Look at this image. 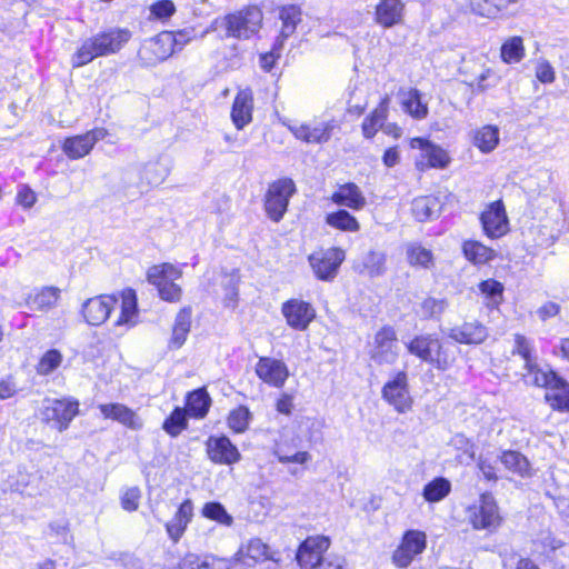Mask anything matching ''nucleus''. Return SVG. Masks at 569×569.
Wrapping results in <instances>:
<instances>
[{"label": "nucleus", "mask_w": 569, "mask_h": 569, "mask_svg": "<svg viewBox=\"0 0 569 569\" xmlns=\"http://www.w3.org/2000/svg\"><path fill=\"white\" fill-rule=\"evenodd\" d=\"M132 33L127 28L110 27L84 39L71 57L73 68L83 67L96 58L118 53L131 39Z\"/></svg>", "instance_id": "nucleus-1"}, {"label": "nucleus", "mask_w": 569, "mask_h": 569, "mask_svg": "<svg viewBox=\"0 0 569 569\" xmlns=\"http://www.w3.org/2000/svg\"><path fill=\"white\" fill-rule=\"evenodd\" d=\"M406 348L410 355L441 372L450 370L457 360V348L437 333L416 335Z\"/></svg>", "instance_id": "nucleus-2"}, {"label": "nucleus", "mask_w": 569, "mask_h": 569, "mask_svg": "<svg viewBox=\"0 0 569 569\" xmlns=\"http://www.w3.org/2000/svg\"><path fill=\"white\" fill-rule=\"evenodd\" d=\"M262 19V11L256 6H249L214 19L211 28L223 29V38L248 40L259 32Z\"/></svg>", "instance_id": "nucleus-3"}, {"label": "nucleus", "mask_w": 569, "mask_h": 569, "mask_svg": "<svg viewBox=\"0 0 569 569\" xmlns=\"http://www.w3.org/2000/svg\"><path fill=\"white\" fill-rule=\"evenodd\" d=\"M181 276V270L168 262L151 266L147 271L149 283L153 284L159 297L168 302H178L181 299L182 289L174 283Z\"/></svg>", "instance_id": "nucleus-4"}, {"label": "nucleus", "mask_w": 569, "mask_h": 569, "mask_svg": "<svg viewBox=\"0 0 569 569\" xmlns=\"http://www.w3.org/2000/svg\"><path fill=\"white\" fill-rule=\"evenodd\" d=\"M297 192L291 178H280L269 184L264 197V210L274 222H279L288 210L290 198Z\"/></svg>", "instance_id": "nucleus-5"}, {"label": "nucleus", "mask_w": 569, "mask_h": 569, "mask_svg": "<svg viewBox=\"0 0 569 569\" xmlns=\"http://www.w3.org/2000/svg\"><path fill=\"white\" fill-rule=\"evenodd\" d=\"M79 413V401L73 398L43 400L41 419L60 432L68 429L70 422Z\"/></svg>", "instance_id": "nucleus-6"}, {"label": "nucleus", "mask_w": 569, "mask_h": 569, "mask_svg": "<svg viewBox=\"0 0 569 569\" xmlns=\"http://www.w3.org/2000/svg\"><path fill=\"white\" fill-rule=\"evenodd\" d=\"M345 258L346 254L341 248L331 247L312 252L308 261L318 280L330 282L337 277Z\"/></svg>", "instance_id": "nucleus-7"}, {"label": "nucleus", "mask_w": 569, "mask_h": 569, "mask_svg": "<svg viewBox=\"0 0 569 569\" xmlns=\"http://www.w3.org/2000/svg\"><path fill=\"white\" fill-rule=\"evenodd\" d=\"M173 53L174 39L171 37V31H162L143 42L138 58L143 66L151 67L163 62Z\"/></svg>", "instance_id": "nucleus-8"}, {"label": "nucleus", "mask_w": 569, "mask_h": 569, "mask_svg": "<svg viewBox=\"0 0 569 569\" xmlns=\"http://www.w3.org/2000/svg\"><path fill=\"white\" fill-rule=\"evenodd\" d=\"M170 162L166 159L146 163L140 170H129L126 172V181H131L136 176H139L137 183V193L142 194L148 191L150 187L161 184L170 173Z\"/></svg>", "instance_id": "nucleus-9"}, {"label": "nucleus", "mask_w": 569, "mask_h": 569, "mask_svg": "<svg viewBox=\"0 0 569 569\" xmlns=\"http://www.w3.org/2000/svg\"><path fill=\"white\" fill-rule=\"evenodd\" d=\"M383 400L392 406L398 412H406L411 409L412 398L409 391L407 372L398 371L392 379L387 381L381 390Z\"/></svg>", "instance_id": "nucleus-10"}, {"label": "nucleus", "mask_w": 569, "mask_h": 569, "mask_svg": "<svg viewBox=\"0 0 569 569\" xmlns=\"http://www.w3.org/2000/svg\"><path fill=\"white\" fill-rule=\"evenodd\" d=\"M427 548V536L420 530H407L400 545L392 553V562L399 568H407L416 556Z\"/></svg>", "instance_id": "nucleus-11"}, {"label": "nucleus", "mask_w": 569, "mask_h": 569, "mask_svg": "<svg viewBox=\"0 0 569 569\" xmlns=\"http://www.w3.org/2000/svg\"><path fill=\"white\" fill-rule=\"evenodd\" d=\"M470 522L475 529L495 530L501 523L496 499L491 492L480 496L479 506L470 513Z\"/></svg>", "instance_id": "nucleus-12"}, {"label": "nucleus", "mask_w": 569, "mask_h": 569, "mask_svg": "<svg viewBox=\"0 0 569 569\" xmlns=\"http://www.w3.org/2000/svg\"><path fill=\"white\" fill-rule=\"evenodd\" d=\"M206 452L216 465L232 466L242 458L237 446L224 435L210 436L206 441Z\"/></svg>", "instance_id": "nucleus-13"}, {"label": "nucleus", "mask_w": 569, "mask_h": 569, "mask_svg": "<svg viewBox=\"0 0 569 569\" xmlns=\"http://www.w3.org/2000/svg\"><path fill=\"white\" fill-rule=\"evenodd\" d=\"M329 546L330 540L325 536L308 537L297 551L298 565L301 569H317V566L325 560L323 553Z\"/></svg>", "instance_id": "nucleus-14"}, {"label": "nucleus", "mask_w": 569, "mask_h": 569, "mask_svg": "<svg viewBox=\"0 0 569 569\" xmlns=\"http://www.w3.org/2000/svg\"><path fill=\"white\" fill-rule=\"evenodd\" d=\"M281 313L287 325L298 331L306 330L316 317L311 303L300 299H289L281 306Z\"/></svg>", "instance_id": "nucleus-15"}, {"label": "nucleus", "mask_w": 569, "mask_h": 569, "mask_svg": "<svg viewBox=\"0 0 569 569\" xmlns=\"http://www.w3.org/2000/svg\"><path fill=\"white\" fill-rule=\"evenodd\" d=\"M396 331L390 326L382 327L375 336L371 359L378 365H392L398 359Z\"/></svg>", "instance_id": "nucleus-16"}, {"label": "nucleus", "mask_w": 569, "mask_h": 569, "mask_svg": "<svg viewBox=\"0 0 569 569\" xmlns=\"http://www.w3.org/2000/svg\"><path fill=\"white\" fill-rule=\"evenodd\" d=\"M480 222L485 234L491 239L506 234L509 223L502 201L490 203L487 210L480 214Z\"/></svg>", "instance_id": "nucleus-17"}, {"label": "nucleus", "mask_w": 569, "mask_h": 569, "mask_svg": "<svg viewBox=\"0 0 569 569\" xmlns=\"http://www.w3.org/2000/svg\"><path fill=\"white\" fill-rule=\"evenodd\" d=\"M118 303L113 296L102 295L87 299L81 307L84 321L90 326L102 325Z\"/></svg>", "instance_id": "nucleus-18"}, {"label": "nucleus", "mask_w": 569, "mask_h": 569, "mask_svg": "<svg viewBox=\"0 0 569 569\" xmlns=\"http://www.w3.org/2000/svg\"><path fill=\"white\" fill-rule=\"evenodd\" d=\"M488 336V328L478 320L465 321L448 331V337L461 345H480Z\"/></svg>", "instance_id": "nucleus-19"}, {"label": "nucleus", "mask_w": 569, "mask_h": 569, "mask_svg": "<svg viewBox=\"0 0 569 569\" xmlns=\"http://www.w3.org/2000/svg\"><path fill=\"white\" fill-rule=\"evenodd\" d=\"M99 410L106 419H112L128 429L138 431L143 428V420L123 403H103L99 406Z\"/></svg>", "instance_id": "nucleus-20"}, {"label": "nucleus", "mask_w": 569, "mask_h": 569, "mask_svg": "<svg viewBox=\"0 0 569 569\" xmlns=\"http://www.w3.org/2000/svg\"><path fill=\"white\" fill-rule=\"evenodd\" d=\"M256 373L262 381L277 388L282 387L289 376L284 362L267 357L259 359Z\"/></svg>", "instance_id": "nucleus-21"}, {"label": "nucleus", "mask_w": 569, "mask_h": 569, "mask_svg": "<svg viewBox=\"0 0 569 569\" xmlns=\"http://www.w3.org/2000/svg\"><path fill=\"white\" fill-rule=\"evenodd\" d=\"M415 143L421 150V157L427 160V168L443 169L448 167L450 158L445 149L423 138L415 139L413 147H416ZM417 167L423 169L425 164L422 161H418Z\"/></svg>", "instance_id": "nucleus-22"}, {"label": "nucleus", "mask_w": 569, "mask_h": 569, "mask_svg": "<svg viewBox=\"0 0 569 569\" xmlns=\"http://www.w3.org/2000/svg\"><path fill=\"white\" fill-rule=\"evenodd\" d=\"M193 517V502L190 499L182 501L174 516L166 523L169 538L176 543L183 536Z\"/></svg>", "instance_id": "nucleus-23"}, {"label": "nucleus", "mask_w": 569, "mask_h": 569, "mask_svg": "<svg viewBox=\"0 0 569 569\" xmlns=\"http://www.w3.org/2000/svg\"><path fill=\"white\" fill-rule=\"evenodd\" d=\"M253 97L249 89L237 93L232 108L231 120L238 130L243 129L252 120Z\"/></svg>", "instance_id": "nucleus-24"}, {"label": "nucleus", "mask_w": 569, "mask_h": 569, "mask_svg": "<svg viewBox=\"0 0 569 569\" xmlns=\"http://www.w3.org/2000/svg\"><path fill=\"white\" fill-rule=\"evenodd\" d=\"M301 16L302 11L297 4H287L279 9L281 30L273 44V49H281L283 42L295 33L297 26L301 22Z\"/></svg>", "instance_id": "nucleus-25"}, {"label": "nucleus", "mask_w": 569, "mask_h": 569, "mask_svg": "<svg viewBox=\"0 0 569 569\" xmlns=\"http://www.w3.org/2000/svg\"><path fill=\"white\" fill-rule=\"evenodd\" d=\"M405 3L402 0H381L376 7V22L383 28H392L403 19Z\"/></svg>", "instance_id": "nucleus-26"}, {"label": "nucleus", "mask_w": 569, "mask_h": 569, "mask_svg": "<svg viewBox=\"0 0 569 569\" xmlns=\"http://www.w3.org/2000/svg\"><path fill=\"white\" fill-rule=\"evenodd\" d=\"M386 263L387 254L383 251L369 250L355 263L353 268L360 274L377 278L386 273Z\"/></svg>", "instance_id": "nucleus-27"}, {"label": "nucleus", "mask_w": 569, "mask_h": 569, "mask_svg": "<svg viewBox=\"0 0 569 569\" xmlns=\"http://www.w3.org/2000/svg\"><path fill=\"white\" fill-rule=\"evenodd\" d=\"M441 210L442 201L433 194L415 198L411 204L412 216L420 222L438 218Z\"/></svg>", "instance_id": "nucleus-28"}, {"label": "nucleus", "mask_w": 569, "mask_h": 569, "mask_svg": "<svg viewBox=\"0 0 569 569\" xmlns=\"http://www.w3.org/2000/svg\"><path fill=\"white\" fill-rule=\"evenodd\" d=\"M331 200L338 206L348 207L352 210H360L366 206L365 196L353 182L339 186L338 190L331 196Z\"/></svg>", "instance_id": "nucleus-29"}, {"label": "nucleus", "mask_w": 569, "mask_h": 569, "mask_svg": "<svg viewBox=\"0 0 569 569\" xmlns=\"http://www.w3.org/2000/svg\"><path fill=\"white\" fill-rule=\"evenodd\" d=\"M389 102L390 99L388 96H386L381 99L373 111L363 119L361 129L365 138H373L378 130L383 128L385 121L388 117Z\"/></svg>", "instance_id": "nucleus-30"}, {"label": "nucleus", "mask_w": 569, "mask_h": 569, "mask_svg": "<svg viewBox=\"0 0 569 569\" xmlns=\"http://www.w3.org/2000/svg\"><path fill=\"white\" fill-rule=\"evenodd\" d=\"M546 402L559 412H569V382L562 377H553L552 388L545 396Z\"/></svg>", "instance_id": "nucleus-31"}, {"label": "nucleus", "mask_w": 569, "mask_h": 569, "mask_svg": "<svg viewBox=\"0 0 569 569\" xmlns=\"http://www.w3.org/2000/svg\"><path fill=\"white\" fill-rule=\"evenodd\" d=\"M499 460L513 475L521 478H530L532 476L530 461L518 450H503L499 456Z\"/></svg>", "instance_id": "nucleus-32"}, {"label": "nucleus", "mask_w": 569, "mask_h": 569, "mask_svg": "<svg viewBox=\"0 0 569 569\" xmlns=\"http://www.w3.org/2000/svg\"><path fill=\"white\" fill-rule=\"evenodd\" d=\"M191 307H183L176 316L172 327V336L169 341L170 349H179L183 346L191 328Z\"/></svg>", "instance_id": "nucleus-33"}, {"label": "nucleus", "mask_w": 569, "mask_h": 569, "mask_svg": "<svg viewBox=\"0 0 569 569\" xmlns=\"http://www.w3.org/2000/svg\"><path fill=\"white\" fill-rule=\"evenodd\" d=\"M179 569H231V563L214 556L201 558L198 555L188 553L180 560Z\"/></svg>", "instance_id": "nucleus-34"}, {"label": "nucleus", "mask_w": 569, "mask_h": 569, "mask_svg": "<svg viewBox=\"0 0 569 569\" xmlns=\"http://www.w3.org/2000/svg\"><path fill=\"white\" fill-rule=\"evenodd\" d=\"M211 406V398L204 388L196 389L188 393L186 399V412L197 419L204 418Z\"/></svg>", "instance_id": "nucleus-35"}, {"label": "nucleus", "mask_w": 569, "mask_h": 569, "mask_svg": "<svg viewBox=\"0 0 569 569\" xmlns=\"http://www.w3.org/2000/svg\"><path fill=\"white\" fill-rule=\"evenodd\" d=\"M268 546L262 540L251 539L246 547L239 550V561L246 566H253L257 562L268 559Z\"/></svg>", "instance_id": "nucleus-36"}, {"label": "nucleus", "mask_w": 569, "mask_h": 569, "mask_svg": "<svg viewBox=\"0 0 569 569\" xmlns=\"http://www.w3.org/2000/svg\"><path fill=\"white\" fill-rule=\"evenodd\" d=\"M60 297V290L56 287H43L34 296H30L27 305L33 311H47L53 308Z\"/></svg>", "instance_id": "nucleus-37"}, {"label": "nucleus", "mask_w": 569, "mask_h": 569, "mask_svg": "<svg viewBox=\"0 0 569 569\" xmlns=\"http://www.w3.org/2000/svg\"><path fill=\"white\" fill-rule=\"evenodd\" d=\"M462 251L468 261L473 264H485L495 258V250L476 240H467Z\"/></svg>", "instance_id": "nucleus-38"}, {"label": "nucleus", "mask_w": 569, "mask_h": 569, "mask_svg": "<svg viewBox=\"0 0 569 569\" xmlns=\"http://www.w3.org/2000/svg\"><path fill=\"white\" fill-rule=\"evenodd\" d=\"M472 142L482 153H489L499 143V129L491 124L483 126L475 131Z\"/></svg>", "instance_id": "nucleus-39"}, {"label": "nucleus", "mask_w": 569, "mask_h": 569, "mask_svg": "<svg viewBox=\"0 0 569 569\" xmlns=\"http://www.w3.org/2000/svg\"><path fill=\"white\" fill-rule=\"evenodd\" d=\"M451 446L459 453L456 456V460L460 465H470L476 459V443L463 433H456L449 441Z\"/></svg>", "instance_id": "nucleus-40"}, {"label": "nucleus", "mask_w": 569, "mask_h": 569, "mask_svg": "<svg viewBox=\"0 0 569 569\" xmlns=\"http://www.w3.org/2000/svg\"><path fill=\"white\" fill-rule=\"evenodd\" d=\"M450 491L451 482L445 477H437L423 487L422 496L428 502H438L445 499Z\"/></svg>", "instance_id": "nucleus-41"}, {"label": "nucleus", "mask_w": 569, "mask_h": 569, "mask_svg": "<svg viewBox=\"0 0 569 569\" xmlns=\"http://www.w3.org/2000/svg\"><path fill=\"white\" fill-rule=\"evenodd\" d=\"M64 154L72 160L83 158L91 150L92 146L84 134L67 138L62 144Z\"/></svg>", "instance_id": "nucleus-42"}, {"label": "nucleus", "mask_w": 569, "mask_h": 569, "mask_svg": "<svg viewBox=\"0 0 569 569\" xmlns=\"http://www.w3.org/2000/svg\"><path fill=\"white\" fill-rule=\"evenodd\" d=\"M239 283L240 276L238 270H233L222 283L223 298L222 303L224 308L234 310L239 303Z\"/></svg>", "instance_id": "nucleus-43"}, {"label": "nucleus", "mask_w": 569, "mask_h": 569, "mask_svg": "<svg viewBox=\"0 0 569 569\" xmlns=\"http://www.w3.org/2000/svg\"><path fill=\"white\" fill-rule=\"evenodd\" d=\"M326 222L342 231L356 232L360 229L358 220L345 209L327 214Z\"/></svg>", "instance_id": "nucleus-44"}, {"label": "nucleus", "mask_w": 569, "mask_h": 569, "mask_svg": "<svg viewBox=\"0 0 569 569\" xmlns=\"http://www.w3.org/2000/svg\"><path fill=\"white\" fill-rule=\"evenodd\" d=\"M402 108L411 117L423 119L428 114V107L422 102L421 93L418 89H410L402 99Z\"/></svg>", "instance_id": "nucleus-45"}, {"label": "nucleus", "mask_w": 569, "mask_h": 569, "mask_svg": "<svg viewBox=\"0 0 569 569\" xmlns=\"http://www.w3.org/2000/svg\"><path fill=\"white\" fill-rule=\"evenodd\" d=\"M479 290L485 295L488 308H498L503 300V284L495 279L483 280L479 283Z\"/></svg>", "instance_id": "nucleus-46"}, {"label": "nucleus", "mask_w": 569, "mask_h": 569, "mask_svg": "<svg viewBox=\"0 0 569 569\" xmlns=\"http://www.w3.org/2000/svg\"><path fill=\"white\" fill-rule=\"evenodd\" d=\"M527 370V382L531 383L536 387L547 388L550 390L553 385V377H560L552 370L545 371L538 367V365L532 362V366L525 367Z\"/></svg>", "instance_id": "nucleus-47"}, {"label": "nucleus", "mask_w": 569, "mask_h": 569, "mask_svg": "<svg viewBox=\"0 0 569 569\" xmlns=\"http://www.w3.org/2000/svg\"><path fill=\"white\" fill-rule=\"evenodd\" d=\"M201 515L204 518L216 521L222 526L230 527L233 523V517L219 501L206 502L202 507Z\"/></svg>", "instance_id": "nucleus-48"}, {"label": "nucleus", "mask_w": 569, "mask_h": 569, "mask_svg": "<svg viewBox=\"0 0 569 569\" xmlns=\"http://www.w3.org/2000/svg\"><path fill=\"white\" fill-rule=\"evenodd\" d=\"M187 427V412L180 407H176L162 423V429L171 437H178Z\"/></svg>", "instance_id": "nucleus-49"}, {"label": "nucleus", "mask_w": 569, "mask_h": 569, "mask_svg": "<svg viewBox=\"0 0 569 569\" xmlns=\"http://www.w3.org/2000/svg\"><path fill=\"white\" fill-rule=\"evenodd\" d=\"M407 259L411 266L429 269L433 264V254L420 243H410L407 247Z\"/></svg>", "instance_id": "nucleus-50"}, {"label": "nucleus", "mask_w": 569, "mask_h": 569, "mask_svg": "<svg viewBox=\"0 0 569 569\" xmlns=\"http://www.w3.org/2000/svg\"><path fill=\"white\" fill-rule=\"evenodd\" d=\"M525 57V47L521 37H512L501 46V59L506 63H517Z\"/></svg>", "instance_id": "nucleus-51"}, {"label": "nucleus", "mask_w": 569, "mask_h": 569, "mask_svg": "<svg viewBox=\"0 0 569 569\" xmlns=\"http://www.w3.org/2000/svg\"><path fill=\"white\" fill-rule=\"evenodd\" d=\"M252 415L246 406L231 410L227 418L228 427L236 433H242L249 428Z\"/></svg>", "instance_id": "nucleus-52"}, {"label": "nucleus", "mask_w": 569, "mask_h": 569, "mask_svg": "<svg viewBox=\"0 0 569 569\" xmlns=\"http://www.w3.org/2000/svg\"><path fill=\"white\" fill-rule=\"evenodd\" d=\"M447 307L446 299L428 297L420 305V317L423 320H440Z\"/></svg>", "instance_id": "nucleus-53"}, {"label": "nucleus", "mask_w": 569, "mask_h": 569, "mask_svg": "<svg viewBox=\"0 0 569 569\" xmlns=\"http://www.w3.org/2000/svg\"><path fill=\"white\" fill-rule=\"evenodd\" d=\"M278 461L281 463H299L305 465L311 460V455L308 451L291 452L283 445H277L273 451Z\"/></svg>", "instance_id": "nucleus-54"}, {"label": "nucleus", "mask_w": 569, "mask_h": 569, "mask_svg": "<svg viewBox=\"0 0 569 569\" xmlns=\"http://www.w3.org/2000/svg\"><path fill=\"white\" fill-rule=\"evenodd\" d=\"M62 362V355L58 349L48 350L37 365V372L42 376L50 375Z\"/></svg>", "instance_id": "nucleus-55"}, {"label": "nucleus", "mask_w": 569, "mask_h": 569, "mask_svg": "<svg viewBox=\"0 0 569 569\" xmlns=\"http://www.w3.org/2000/svg\"><path fill=\"white\" fill-rule=\"evenodd\" d=\"M532 351L533 346L525 336L520 333L515 335V348L512 353L519 355L525 360V367L532 366V362H535Z\"/></svg>", "instance_id": "nucleus-56"}, {"label": "nucleus", "mask_w": 569, "mask_h": 569, "mask_svg": "<svg viewBox=\"0 0 569 569\" xmlns=\"http://www.w3.org/2000/svg\"><path fill=\"white\" fill-rule=\"evenodd\" d=\"M171 37L174 39V52H178L196 39V29L193 27H187L171 31Z\"/></svg>", "instance_id": "nucleus-57"}, {"label": "nucleus", "mask_w": 569, "mask_h": 569, "mask_svg": "<svg viewBox=\"0 0 569 569\" xmlns=\"http://www.w3.org/2000/svg\"><path fill=\"white\" fill-rule=\"evenodd\" d=\"M536 78L545 84L552 83L556 79V72L550 62L546 59H540L536 66Z\"/></svg>", "instance_id": "nucleus-58"}, {"label": "nucleus", "mask_w": 569, "mask_h": 569, "mask_svg": "<svg viewBox=\"0 0 569 569\" xmlns=\"http://www.w3.org/2000/svg\"><path fill=\"white\" fill-rule=\"evenodd\" d=\"M332 126L329 122H321L310 127V143H325L331 138Z\"/></svg>", "instance_id": "nucleus-59"}, {"label": "nucleus", "mask_w": 569, "mask_h": 569, "mask_svg": "<svg viewBox=\"0 0 569 569\" xmlns=\"http://www.w3.org/2000/svg\"><path fill=\"white\" fill-rule=\"evenodd\" d=\"M176 12L171 0H159L150 7V13L157 19H168Z\"/></svg>", "instance_id": "nucleus-60"}, {"label": "nucleus", "mask_w": 569, "mask_h": 569, "mask_svg": "<svg viewBox=\"0 0 569 569\" xmlns=\"http://www.w3.org/2000/svg\"><path fill=\"white\" fill-rule=\"evenodd\" d=\"M470 4L472 11L479 16L487 18H496L498 16L493 0H471Z\"/></svg>", "instance_id": "nucleus-61"}, {"label": "nucleus", "mask_w": 569, "mask_h": 569, "mask_svg": "<svg viewBox=\"0 0 569 569\" xmlns=\"http://www.w3.org/2000/svg\"><path fill=\"white\" fill-rule=\"evenodd\" d=\"M140 490L137 487L129 488L121 496V507L127 511H134L139 507Z\"/></svg>", "instance_id": "nucleus-62"}, {"label": "nucleus", "mask_w": 569, "mask_h": 569, "mask_svg": "<svg viewBox=\"0 0 569 569\" xmlns=\"http://www.w3.org/2000/svg\"><path fill=\"white\" fill-rule=\"evenodd\" d=\"M16 201L18 204L22 206L26 209H30L37 201V196L34 191L27 184H22L19 187Z\"/></svg>", "instance_id": "nucleus-63"}, {"label": "nucleus", "mask_w": 569, "mask_h": 569, "mask_svg": "<svg viewBox=\"0 0 569 569\" xmlns=\"http://www.w3.org/2000/svg\"><path fill=\"white\" fill-rule=\"evenodd\" d=\"M317 569H346V559L342 556L329 555L317 566Z\"/></svg>", "instance_id": "nucleus-64"}]
</instances>
